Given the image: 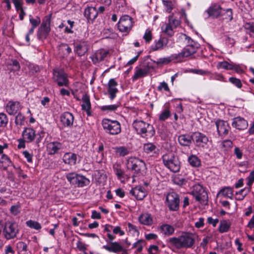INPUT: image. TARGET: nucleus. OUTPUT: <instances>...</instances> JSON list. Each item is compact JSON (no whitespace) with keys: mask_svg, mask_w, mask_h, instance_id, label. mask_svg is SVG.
<instances>
[{"mask_svg":"<svg viewBox=\"0 0 254 254\" xmlns=\"http://www.w3.org/2000/svg\"><path fill=\"white\" fill-rule=\"evenodd\" d=\"M132 126L137 133L143 138L151 137L155 133L153 127L143 121H134Z\"/></svg>","mask_w":254,"mask_h":254,"instance_id":"obj_1","label":"nucleus"},{"mask_svg":"<svg viewBox=\"0 0 254 254\" xmlns=\"http://www.w3.org/2000/svg\"><path fill=\"white\" fill-rule=\"evenodd\" d=\"M169 243L178 249L183 248H191L194 243V240L189 234H185L177 237L171 238Z\"/></svg>","mask_w":254,"mask_h":254,"instance_id":"obj_2","label":"nucleus"},{"mask_svg":"<svg viewBox=\"0 0 254 254\" xmlns=\"http://www.w3.org/2000/svg\"><path fill=\"white\" fill-rule=\"evenodd\" d=\"M113 226L110 225H106L104 231L108 232L107 236L110 241L109 245H104L103 248L109 252L118 253L124 251V248L119 243L117 242H113L112 241L115 239V236L111 234Z\"/></svg>","mask_w":254,"mask_h":254,"instance_id":"obj_3","label":"nucleus"},{"mask_svg":"<svg viewBox=\"0 0 254 254\" xmlns=\"http://www.w3.org/2000/svg\"><path fill=\"white\" fill-rule=\"evenodd\" d=\"M128 168L133 173L132 177L143 176L145 173L146 165L142 160L137 158L130 159L127 162Z\"/></svg>","mask_w":254,"mask_h":254,"instance_id":"obj_4","label":"nucleus"},{"mask_svg":"<svg viewBox=\"0 0 254 254\" xmlns=\"http://www.w3.org/2000/svg\"><path fill=\"white\" fill-rule=\"evenodd\" d=\"M19 233V226L14 221H7L3 225L2 235L6 240L15 238Z\"/></svg>","mask_w":254,"mask_h":254,"instance_id":"obj_5","label":"nucleus"},{"mask_svg":"<svg viewBox=\"0 0 254 254\" xmlns=\"http://www.w3.org/2000/svg\"><path fill=\"white\" fill-rule=\"evenodd\" d=\"M162 160L164 165L173 172H178L180 169V163L178 157L172 152L163 155Z\"/></svg>","mask_w":254,"mask_h":254,"instance_id":"obj_6","label":"nucleus"},{"mask_svg":"<svg viewBox=\"0 0 254 254\" xmlns=\"http://www.w3.org/2000/svg\"><path fill=\"white\" fill-rule=\"evenodd\" d=\"M102 124L106 132L111 135L118 134L121 131V125L117 121L104 119Z\"/></svg>","mask_w":254,"mask_h":254,"instance_id":"obj_7","label":"nucleus"},{"mask_svg":"<svg viewBox=\"0 0 254 254\" xmlns=\"http://www.w3.org/2000/svg\"><path fill=\"white\" fill-rule=\"evenodd\" d=\"M51 15L46 16L43 19L42 23L39 27L37 31V37L40 40H43L47 38L51 31Z\"/></svg>","mask_w":254,"mask_h":254,"instance_id":"obj_8","label":"nucleus"},{"mask_svg":"<svg viewBox=\"0 0 254 254\" xmlns=\"http://www.w3.org/2000/svg\"><path fill=\"white\" fill-rule=\"evenodd\" d=\"M53 79L59 86L68 87L69 80L67 74L62 69H54L53 71Z\"/></svg>","mask_w":254,"mask_h":254,"instance_id":"obj_9","label":"nucleus"},{"mask_svg":"<svg viewBox=\"0 0 254 254\" xmlns=\"http://www.w3.org/2000/svg\"><path fill=\"white\" fill-rule=\"evenodd\" d=\"M180 197L175 192L169 193L166 197V205L170 211H177L180 208Z\"/></svg>","mask_w":254,"mask_h":254,"instance_id":"obj_10","label":"nucleus"},{"mask_svg":"<svg viewBox=\"0 0 254 254\" xmlns=\"http://www.w3.org/2000/svg\"><path fill=\"white\" fill-rule=\"evenodd\" d=\"M195 200L201 203L208 201V194L204 188L199 184H196L192 187L190 193Z\"/></svg>","mask_w":254,"mask_h":254,"instance_id":"obj_11","label":"nucleus"},{"mask_svg":"<svg viewBox=\"0 0 254 254\" xmlns=\"http://www.w3.org/2000/svg\"><path fill=\"white\" fill-rule=\"evenodd\" d=\"M132 18L128 15H124L121 17L118 23V28L122 32L128 33L132 27Z\"/></svg>","mask_w":254,"mask_h":254,"instance_id":"obj_12","label":"nucleus"},{"mask_svg":"<svg viewBox=\"0 0 254 254\" xmlns=\"http://www.w3.org/2000/svg\"><path fill=\"white\" fill-rule=\"evenodd\" d=\"M193 141L198 147L204 148L208 142V137L202 133L194 132L192 133Z\"/></svg>","mask_w":254,"mask_h":254,"instance_id":"obj_13","label":"nucleus"},{"mask_svg":"<svg viewBox=\"0 0 254 254\" xmlns=\"http://www.w3.org/2000/svg\"><path fill=\"white\" fill-rule=\"evenodd\" d=\"M218 134L220 136L227 135L231 128L229 124L223 120H217L215 122Z\"/></svg>","mask_w":254,"mask_h":254,"instance_id":"obj_14","label":"nucleus"},{"mask_svg":"<svg viewBox=\"0 0 254 254\" xmlns=\"http://www.w3.org/2000/svg\"><path fill=\"white\" fill-rule=\"evenodd\" d=\"M89 45L87 41H79L75 44L74 51L78 56H84L88 51Z\"/></svg>","mask_w":254,"mask_h":254,"instance_id":"obj_15","label":"nucleus"},{"mask_svg":"<svg viewBox=\"0 0 254 254\" xmlns=\"http://www.w3.org/2000/svg\"><path fill=\"white\" fill-rule=\"evenodd\" d=\"M232 126L237 129L244 130L248 127V123L244 118L239 116L233 119Z\"/></svg>","mask_w":254,"mask_h":254,"instance_id":"obj_16","label":"nucleus"},{"mask_svg":"<svg viewBox=\"0 0 254 254\" xmlns=\"http://www.w3.org/2000/svg\"><path fill=\"white\" fill-rule=\"evenodd\" d=\"M129 193L137 200H142L147 195L145 189L141 186H137L132 189Z\"/></svg>","mask_w":254,"mask_h":254,"instance_id":"obj_17","label":"nucleus"},{"mask_svg":"<svg viewBox=\"0 0 254 254\" xmlns=\"http://www.w3.org/2000/svg\"><path fill=\"white\" fill-rule=\"evenodd\" d=\"M21 109L20 103L18 101H9L6 106V110L8 114L13 115Z\"/></svg>","mask_w":254,"mask_h":254,"instance_id":"obj_18","label":"nucleus"},{"mask_svg":"<svg viewBox=\"0 0 254 254\" xmlns=\"http://www.w3.org/2000/svg\"><path fill=\"white\" fill-rule=\"evenodd\" d=\"M74 120L73 115L68 112L62 114L60 116V121L64 127H70L72 126Z\"/></svg>","mask_w":254,"mask_h":254,"instance_id":"obj_19","label":"nucleus"},{"mask_svg":"<svg viewBox=\"0 0 254 254\" xmlns=\"http://www.w3.org/2000/svg\"><path fill=\"white\" fill-rule=\"evenodd\" d=\"M197 49H196V47L193 46L192 48L189 46H186L182 51L178 54L175 58L176 59H181L188 57L195 53Z\"/></svg>","mask_w":254,"mask_h":254,"instance_id":"obj_20","label":"nucleus"},{"mask_svg":"<svg viewBox=\"0 0 254 254\" xmlns=\"http://www.w3.org/2000/svg\"><path fill=\"white\" fill-rule=\"evenodd\" d=\"M22 136L26 142H31L36 137L35 130L31 127H26L22 131Z\"/></svg>","mask_w":254,"mask_h":254,"instance_id":"obj_21","label":"nucleus"},{"mask_svg":"<svg viewBox=\"0 0 254 254\" xmlns=\"http://www.w3.org/2000/svg\"><path fill=\"white\" fill-rule=\"evenodd\" d=\"M118 85V83L113 78L110 79L108 83V91L109 94V97L111 100H113L116 96V93L118 92V89L116 86Z\"/></svg>","mask_w":254,"mask_h":254,"instance_id":"obj_22","label":"nucleus"},{"mask_svg":"<svg viewBox=\"0 0 254 254\" xmlns=\"http://www.w3.org/2000/svg\"><path fill=\"white\" fill-rule=\"evenodd\" d=\"M62 148V144L58 141L51 142L47 145V150L48 154L50 155H54L57 153Z\"/></svg>","mask_w":254,"mask_h":254,"instance_id":"obj_23","label":"nucleus"},{"mask_svg":"<svg viewBox=\"0 0 254 254\" xmlns=\"http://www.w3.org/2000/svg\"><path fill=\"white\" fill-rule=\"evenodd\" d=\"M192 137V134L191 135L184 134L179 135L178 140L181 145L190 146L192 143V141H193Z\"/></svg>","mask_w":254,"mask_h":254,"instance_id":"obj_24","label":"nucleus"},{"mask_svg":"<svg viewBox=\"0 0 254 254\" xmlns=\"http://www.w3.org/2000/svg\"><path fill=\"white\" fill-rule=\"evenodd\" d=\"M65 164L72 166L76 164L77 155L76 154L71 152L65 153L63 158Z\"/></svg>","mask_w":254,"mask_h":254,"instance_id":"obj_25","label":"nucleus"},{"mask_svg":"<svg viewBox=\"0 0 254 254\" xmlns=\"http://www.w3.org/2000/svg\"><path fill=\"white\" fill-rule=\"evenodd\" d=\"M108 54V51L104 50H98L92 58V62L94 64L99 63L103 61Z\"/></svg>","mask_w":254,"mask_h":254,"instance_id":"obj_26","label":"nucleus"},{"mask_svg":"<svg viewBox=\"0 0 254 254\" xmlns=\"http://www.w3.org/2000/svg\"><path fill=\"white\" fill-rule=\"evenodd\" d=\"M221 9L222 8L220 5L214 4L210 6L206 10V12H207L209 17H212L213 18H217L221 14Z\"/></svg>","mask_w":254,"mask_h":254,"instance_id":"obj_27","label":"nucleus"},{"mask_svg":"<svg viewBox=\"0 0 254 254\" xmlns=\"http://www.w3.org/2000/svg\"><path fill=\"white\" fill-rule=\"evenodd\" d=\"M168 43V39L166 37L160 38L157 41H155L154 45H152L151 49L153 51H157L163 49Z\"/></svg>","mask_w":254,"mask_h":254,"instance_id":"obj_28","label":"nucleus"},{"mask_svg":"<svg viewBox=\"0 0 254 254\" xmlns=\"http://www.w3.org/2000/svg\"><path fill=\"white\" fill-rule=\"evenodd\" d=\"M84 16L88 20H94L98 15V11L95 7H88L85 8L84 13Z\"/></svg>","mask_w":254,"mask_h":254,"instance_id":"obj_29","label":"nucleus"},{"mask_svg":"<svg viewBox=\"0 0 254 254\" xmlns=\"http://www.w3.org/2000/svg\"><path fill=\"white\" fill-rule=\"evenodd\" d=\"M82 101L83 102L81 105L82 110L85 111L88 116H90L91 115V103L89 96L87 94L83 95L82 97Z\"/></svg>","mask_w":254,"mask_h":254,"instance_id":"obj_30","label":"nucleus"},{"mask_svg":"<svg viewBox=\"0 0 254 254\" xmlns=\"http://www.w3.org/2000/svg\"><path fill=\"white\" fill-rule=\"evenodd\" d=\"M149 70V67L137 69L135 71L134 74L132 77L133 80H135L138 78L146 76L148 73Z\"/></svg>","mask_w":254,"mask_h":254,"instance_id":"obj_31","label":"nucleus"},{"mask_svg":"<svg viewBox=\"0 0 254 254\" xmlns=\"http://www.w3.org/2000/svg\"><path fill=\"white\" fill-rule=\"evenodd\" d=\"M161 232L165 235L170 236L174 233V227L169 224H163L160 226Z\"/></svg>","mask_w":254,"mask_h":254,"instance_id":"obj_32","label":"nucleus"},{"mask_svg":"<svg viewBox=\"0 0 254 254\" xmlns=\"http://www.w3.org/2000/svg\"><path fill=\"white\" fill-rule=\"evenodd\" d=\"M139 222L145 225H150L152 223V219L151 215L148 213H145L141 215L139 217Z\"/></svg>","mask_w":254,"mask_h":254,"instance_id":"obj_33","label":"nucleus"},{"mask_svg":"<svg viewBox=\"0 0 254 254\" xmlns=\"http://www.w3.org/2000/svg\"><path fill=\"white\" fill-rule=\"evenodd\" d=\"M219 194L224 197L232 199L233 196V189L230 187H225L220 190L218 193V195Z\"/></svg>","mask_w":254,"mask_h":254,"instance_id":"obj_34","label":"nucleus"},{"mask_svg":"<svg viewBox=\"0 0 254 254\" xmlns=\"http://www.w3.org/2000/svg\"><path fill=\"white\" fill-rule=\"evenodd\" d=\"M231 222L229 220H223L220 221L219 231L221 233L227 232L229 230Z\"/></svg>","mask_w":254,"mask_h":254,"instance_id":"obj_35","label":"nucleus"},{"mask_svg":"<svg viewBox=\"0 0 254 254\" xmlns=\"http://www.w3.org/2000/svg\"><path fill=\"white\" fill-rule=\"evenodd\" d=\"M188 162L193 167H198L201 165V161L195 155H191L188 158Z\"/></svg>","mask_w":254,"mask_h":254,"instance_id":"obj_36","label":"nucleus"},{"mask_svg":"<svg viewBox=\"0 0 254 254\" xmlns=\"http://www.w3.org/2000/svg\"><path fill=\"white\" fill-rule=\"evenodd\" d=\"M156 149V145L152 143H145L143 146L144 152L147 154L155 153Z\"/></svg>","mask_w":254,"mask_h":254,"instance_id":"obj_37","label":"nucleus"},{"mask_svg":"<svg viewBox=\"0 0 254 254\" xmlns=\"http://www.w3.org/2000/svg\"><path fill=\"white\" fill-rule=\"evenodd\" d=\"M90 183L89 180L84 176L79 175L77 178V183L76 186L78 187H83L87 186Z\"/></svg>","mask_w":254,"mask_h":254,"instance_id":"obj_38","label":"nucleus"},{"mask_svg":"<svg viewBox=\"0 0 254 254\" xmlns=\"http://www.w3.org/2000/svg\"><path fill=\"white\" fill-rule=\"evenodd\" d=\"M60 53H62L64 56H67L71 52V49L66 44H61L59 47Z\"/></svg>","mask_w":254,"mask_h":254,"instance_id":"obj_39","label":"nucleus"},{"mask_svg":"<svg viewBox=\"0 0 254 254\" xmlns=\"http://www.w3.org/2000/svg\"><path fill=\"white\" fill-rule=\"evenodd\" d=\"M113 170L115 174L116 175L119 179H121V178H123L124 171L122 170L120 165L115 164L113 166Z\"/></svg>","mask_w":254,"mask_h":254,"instance_id":"obj_40","label":"nucleus"},{"mask_svg":"<svg viewBox=\"0 0 254 254\" xmlns=\"http://www.w3.org/2000/svg\"><path fill=\"white\" fill-rule=\"evenodd\" d=\"M115 149L116 152L120 156H125L129 153L128 149L125 146L117 147Z\"/></svg>","mask_w":254,"mask_h":254,"instance_id":"obj_41","label":"nucleus"},{"mask_svg":"<svg viewBox=\"0 0 254 254\" xmlns=\"http://www.w3.org/2000/svg\"><path fill=\"white\" fill-rule=\"evenodd\" d=\"M162 29L163 31L168 36H172L174 35L173 29H175V28L173 27L169 22L165 25V27L162 26Z\"/></svg>","mask_w":254,"mask_h":254,"instance_id":"obj_42","label":"nucleus"},{"mask_svg":"<svg viewBox=\"0 0 254 254\" xmlns=\"http://www.w3.org/2000/svg\"><path fill=\"white\" fill-rule=\"evenodd\" d=\"M26 224L27 226H28L30 228L34 229L37 230L41 229V224L37 221L30 220L26 221Z\"/></svg>","mask_w":254,"mask_h":254,"instance_id":"obj_43","label":"nucleus"},{"mask_svg":"<svg viewBox=\"0 0 254 254\" xmlns=\"http://www.w3.org/2000/svg\"><path fill=\"white\" fill-rule=\"evenodd\" d=\"M233 64L229 63L226 61L221 62L218 64V66L220 68L227 70H232L233 68Z\"/></svg>","mask_w":254,"mask_h":254,"instance_id":"obj_44","label":"nucleus"},{"mask_svg":"<svg viewBox=\"0 0 254 254\" xmlns=\"http://www.w3.org/2000/svg\"><path fill=\"white\" fill-rule=\"evenodd\" d=\"M119 107V105L118 104H113L110 105H105L102 106L101 107V110L103 111H114L117 109V108Z\"/></svg>","mask_w":254,"mask_h":254,"instance_id":"obj_45","label":"nucleus"},{"mask_svg":"<svg viewBox=\"0 0 254 254\" xmlns=\"http://www.w3.org/2000/svg\"><path fill=\"white\" fill-rule=\"evenodd\" d=\"M173 27L176 28L180 24V21L176 19L173 15L169 16V22Z\"/></svg>","mask_w":254,"mask_h":254,"instance_id":"obj_46","label":"nucleus"},{"mask_svg":"<svg viewBox=\"0 0 254 254\" xmlns=\"http://www.w3.org/2000/svg\"><path fill=\"white\" fill-rule=\"evenodd\" d=\"M171 116L170 111L166 109L163 111L159 115V120L161 121H164Z\"/></svg>","mask_w":254,"mask_h":254,"instance_id":"obj_47","label":"nucleus"},{"mask_svg":"<svg viewBox=\"0 0 254 254\" xmlns=\"http://www.w3.org/2000/svg\"><path fill=\"white\" fill-rule=\"evenodd\" d=\"M8 123V119L4 113H0V127H5Z\"/></svg>","mask_w":254,"mask_h":254,"instance_id":"obj_48","label":"nucleus"},{"mask_svg":"<svg viewBox=\"0 0 254 254\" xmlns=\"http://www.w3.org/2000/svg\"><path fill=\"white\" fill-rule=\"evenodd\" d=\"M229 81L235 85L238 88H241L242 87V83L240 79L236 77H231L229 78Z\"/></svg>","mask_w":254,"mask_h":254,"instance_id":"obj_49","label":"nucleus"},{"mask_svg":"<svg viewBox=\"0 0 254 254\" xmlns=\"http://www.w3.org/2000/svg\"><path fill=\"white\" fill-rule=\"evenodd\" d=\"M104 158V153L96 152L95 154V156L93 157V159L97 163H100L102 162Z\"/></svg>","mask_w":254,"mask_h":254,"instance_id":"obj_50","label":"nucleus"},{"mask_svg":"<svg viewBox=\"0 0 254 254\" xmlns=\"http://www.w3.org/2000/svg\"><path fill=\"white\" fill-rule=\"evenodd\" d=\"M25 117L21 113H19L16 117L15 123L17 125L22 126L24 124Z\"/></svg>","mask_w":254,"mask_h":254,"instance_id":"obj_51","label":"nucleus"},{"mask_svg":"<svg viewBox=\"0 0 254 254\" xmlns=\"http://www.w3.org/2000/svg\"><path fill=\"white\" fill-rule=\"evenodd\" d=\"M244 28L249 31L251 36L254 37V24L247 23L244 25Z\"/></svg>","mask_w":254,"mask_h":254,"instance_id":"obj_52","label":"nucleus"},{"mask_svg":"<svg viewBox=\"0 0 254 254\" xmlns=\"http://www.w3.org/2000/svg\"><path fill=\"white\" fill-rule=\"evenodd\" d=\"M222 147L224 148L225 150H228L233 146V142L231 140L227 139L224 140L222 142Z\"/></svg>","mask_w":254,"mask_h":254,"instance_id":"obj_53","label":"nucleus"},{"mask_svg":"<svg viewBox=\"0 0 254 254\" xmlns=\"http://www.w3.org/2000/svg\"><path fill=\"white\" fill-rule=\"evenodd\" d=\"M172 61V59L170 57H165L160 58L155 62L157 64H169Z\"/></svg>","mask_w":254,"mask_h":254,"instance_id":"obj_54","label":"nucleus"},{"mask_svg":"<svg viewBox=\"0 0 254 254\" xmlns=\"http://www.w3.org/2000/svg\"><path fill=\"white\" fill-rule=\"evenodd\" d=\"M186 40L187 41V45L186 46H189L191 47H196V49L199 48L198 44L194 41L192 39H191L190 37L187 36L186 38Z\"/></svg>","mask_w":254,"mask_h":254,"instance_id":"obj_55","label":"nucleus"},{"mask_svg":"<svg viewBox=\"0 0 254 254\" xmlns=\"http://www.w3.org/2000/svg\"><path fill=\"white\" fill-rule=\"evenodd\" d=\"M144 241L142 240H139L137 241L136 242L133 244L132 248H136L137 252H141L142 250V244L143 243Z\"/></svg>","mask_w":254,"mask_h":254,"instance_id":"obj_56","label":"nucleus"},{"mask_svg":"<svg viewBox=\"0 0 254 254\" xmlns=\"http://www.w3.org/2000/svg\"><path fill=\"white\" fill-rule=\"evenodd\" d=\"M128 231L129 232H132L133 235L136 234L137 235H139V231L137 230L136 227L130 223H128L127 224Z\"/></svg>","mask_w":254,"mask_h":254,"instance_id":"obj_57","label":"nucleus"},{"mask_svg":"<svg viewBox=\"0 0 254 254\" xmlns=\"http://www.w3.org/2000/svg\"><path fill=\"white\" fill-rule=\"evenodd\" d=\"M162 89H164L166 91H170V89L168 87V84L164 81L161 82L160 83V85L157 87V90L159 91H162Z\"/></svg>","mask_w":254,"mask_h":254,"instance_id":"obj_58","label":"nucleus"},{"mask_svg":"<svg viewBox=\"0 0 254 254\" xmlns=\"http://www.w3.org/2000/svg\"><path fill=\"white\" fill-rule=\"evenodd\" d=\"M12 2L15 7L17 11L23 9L22 8V0H12Z\"/></svg>","mask_w":254,"mask_h":254,"instance_id":"obj_59","label":"nucleus"},{"mask_svg":"<svg viewBox=\"0 0 254 254\" xmlns=\"http://www.w3.org/2000/svg\"><path fill=\"white\" fill-rule=\"evenodd\" d=\"M173 181L175 184L178 185L179 186H182L185 184L186 183V180L185 179L179 177H175Z\"/></svg>","mask_w":254,"mask_h":254,"instance_id":"obj_60","label":"nucleus"},{"mask_svg":"<svg viewBox=\"0 0 254 254\" xmlns=\"http://www.w3.org/2000/svg\"><path fill=\"white\" fill-rule=\"evenodd\" d=\"M248 181L247 185L251 186L254 182V170L251 172L249 176L247 178Z\"/></svg>","mask_w":254,"mask_h":254,"instance_id":"obj_61","label":"nucleus"},{"mask_svg":"<svg viewBox=\"0 0 254 254\" xmlns=\"http://www.w3.org/2000/svg\"><path fill=\"white\" fill-rule=\"evenodd\" d=\"M40 18L38 17H37L36 19H30V22L32 24V27H33V28H36L40 23Z\"/></svg>","mask_w":254,"mask_h":254,"instance_id":"obj_62","label":"nucleus"},{"mask_svg":"<svg viewBox=\"0 0 254 254\" xmlns=\"http://www.w3.org/2000/svg\"><path fill=\"white\" fill-rule=\"evenodd\" d=\"M10 65L13 66L12 70L14 71H18L20 69V66L19 63L16 60H12V63L10 64Z\"/></svg>","mask_w":254,"mask_h":254,"instance_id":"obj_63","label":"nucleus"},{"mask_svg":"<svg viewBox=\"0 0 254 254\" xmlns=\"http://www.w3.org/2000/svg\"><path fill=\"white\" fill-rule=\"evenodd\" d=\"M143 38L146 42H149L152 39L151 32L150 31L147 30L143 36Z\"/></svg>","mask_w":254,"mask_h":254,"instance_id":"obj_64","label":"nucleus"}]
</instances>
